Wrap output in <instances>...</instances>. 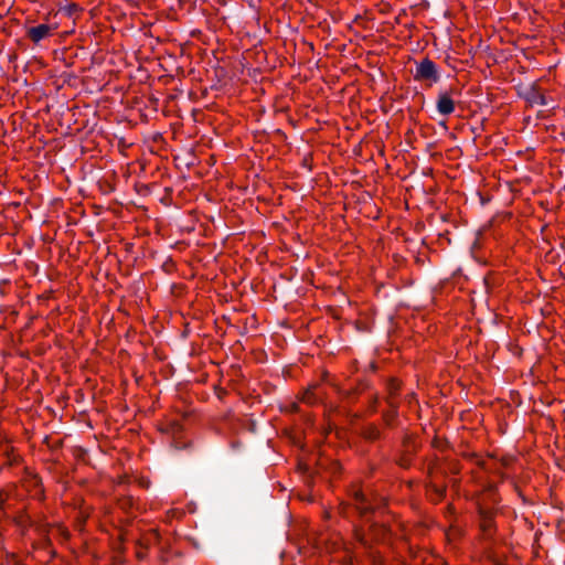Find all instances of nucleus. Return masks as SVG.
<instances>
[{"label":"nucleus","mask_w":565,"mask_h":565,"mask_svg":"<svg viewBox=\"0 0 565 565\" xmlns=\"http://www.w3.org/2000/svg\"><path fill=\"white\" fill-rule=\"evenodd\" d=\"M353 500L355 502V509L363 518H366V515L374 510L373 505L369 503L367 498L361 490L353 492Z\"/></svg>","instance_id":"nucleus-5"},{"label":"nucleus","mask_w":565,"mask_h":565,"mask_svg":"<svg viewBox=\"0 0 565 565\" xmlns=\"http://www.w3.org/2000/svg\"><path fill=\"white\" fill-rule=\"evenodd\" d=\"M73 10H77V7L75 4H73L71 8H70V12L73 11Z\"/></svg>","instance_id":"nucleus-15"},{"label":"nucleus","mask_w":565,"mask_h":565,"mask_svg":"<svg viewBox=\"0 0 565 565\" xmlns=\"http://www.w3.org/2000/svg\"><path fill=\"white\" fill-rule=\"evenodd\" d=\"M26 34L33 42H35V25L28 26Z\"/></svg>","instance_id":"nucleus-11"},{"label":"nucleus","mask_w":565,"mask_h":565,"mask_svg":"<svg viewBox=\"0 0 565 565\" xmlns=\"http://www.w3.org/2000/svg\"><path fill=\"white\" fill-rule=\"evenodd\" d=\"M418 445L411 437L405 436L403 439V449L398 451L397 457L395 458V462L407 469L412 465V457L415 455Z\"/></svg>","instance_id":"nucleus-2"},{"label":"nucleus","mask_w":565,"mask_h":565,"mask_svg":"<svg viewBox=\"0 0 565 565\" xmlns=\"http://www.w3.org/2000/svg\"><path fill=\"white\" fill-rule=\"evenodd\" d=\"M43 445H45L47 449H52L54 447V445L50 444V437L47 435H45L43 438Z\"/></svg>","instance_id":"nucleus-12"},{"label":"nucleus","mask_w":565,"mask_h":565,"mask_svg":"<svg viewBox=\"0 0 565 565\" xmlns=\"http://www.w3.org/2000/svg\"><path fill=\"white\" fill-rule=\"evenodd\" d=\"M415 65L416 70L414 73V78L416 81L428 82V86H431L433 84L440 81L438 66L430 58L425 57L420 61H416Z\"/></svg>","instance_id":"nucleus-1"},{"label":"nucleus","mask_w":565,"mask_h":565,"mask_svg":"<svg viewBox=\"0 0 565 565\" xmlns=\"http://www.w3.org/2000/svg\"><path fill=\"white\" fill-rule=\"evenodd\" d=\"M36 529H38V550L40 548L41 546V537L42 535H44L45 533V530H42V525H41V522H40V518L38 516V525H36ZM43 540L46 542V537L43 536Z\"/></svg>","instance_id":"nucleus-10"},{"label":"nucleus","mask_w":565,"mask_h":565,"mask_svg":"<svg viewBox=\"0 0 565 565\" xmlns=\"http://www.w3.org/2000/svg\"><path fill=\"white\" fill-rule=\"evenodd\" d=\"M479 516L481 521V529L483 532L489 533L493 527V512L483 507L479 508Z\"/></svg>","instance_id":"nucleus-7"},{"label":"nucleus","mask_w":565,"mask_h":565,"mask_svg":"<svg viewBox=\"0 0 565 565\" xmlns=\"http://www.w3.org/2000/svg\"><path fill=\"white\" fill-rule=\"evenodd\" d=\"M36 63H38V67H39L40 65H41V66L43 65V63L40 61V58H39V57H38V60H36Z\"/></svg>","instance_id":"nucleus-16"},{"label":"nucleus","mask_w":565,"mask_h":565,"mask_svg":"<svg viewBox=\"0 0 565 565\" xmlns=\"http://www.w3.org/2000/svg\"><path fill=\"white\" fill-rule=\"evenodd\" d=\"M42 174H44L45 179H47V171L46 170L42 171Z\"/></svg>","instance_id":"nucleus-17"},{"label":"nucleus","mask_w":565,"mask_h":565,"mask_svg":"<svg viewBox=\"0 0 565 565\" xmlns=\"http://www.w3.org/2000/svg\"><path fill=\"white\" fill-rule=\"evenodd\" d=\"M520 96L523 97L531 106L547 105L546 97L544 96V94L541 92V89L539 88V86L535 83L524 87L521 90Z\"/></svg>","instance_id":"nucleus-3"},{"label":"nucleus","mask_w":565,"mask_h":565,"mask_svg":"<svg viewBox=\"0 0 565 565\" xmlns=\"http://www.w3.org/2000/svg\"><path fill=\"white\" fill-rule=\"evenodd\" d=\"M36 498H38V500L40 499V491L39 490H38Z\"/></svg>","instance_id":"nucleus-20"},{"label":"nucleus","mask_w":565,"mask_h":565,"mask_svg":"<svg viewBox=\"0 0 565 565\" xmlns=\"http://www.w3.org/2000/svg\"><path fill=\"white\" fill-rule=\"evenodd\" d=\"M36 179H38V182H40V181H41V175H40L39 173H38V175H36Z\"/></svg>","instance_id":"nucleus-19"},{"label":"nucleus","mask_w":565,"mask_h":565,"mask_svg":"<svg viewBox=\"0 0 565 565\" xmlns=\"http://www.w3.org/2000/svg\"><path fill=\"white\" fill-rule=\"evenodd\" d=\"M44 109L49 110L50 107H49V104L46 103L45 106H44Z\"/></svg>","instance_id":"nucleus-18"},{"label":"nucleus","mask_w":565,"mask_h":565,"mask_svg":"<svg viewBox=\"0 0 565 565\" xmlns=\"http://www.w3.org/2000/svg\"><path fill=\"white\" fill-rule=\"evenodd\" d=\"M439 125H440L445 130H447V125H446V122H445V121H441Z\"/></svg>","instance_id":"nucleus-14"},{"label":"nucleus","mask_w":565,"mask_h":565,"mask_svg":"<svg viewBox=\"0 0 565 565\" xmlns=\"http://www.w3.org/2000/svg\"><path fill=\"white\" fill-rule=\"evenodd\" d=\"M430 491L437 500H440L446 493V489L444 487H438L436 484L431 486Z\"/></svg>","instance_id":"nucleus-8"},{"label":"nucleus","mask_w":565,"mask_h":565,"mask_svg":"<svg viewBox=\"0 0 565 565\" xmlns=\"http://www.w3.org/2000/svg\"><path fill=\"white\" fill-rule=\"evenodd\" d=\"M38 4H40L41 8H44L46 10V12H45V21L46 22L38 24V42H39V41L47 38L52 33V31H54L57 28V23L50 21V10H49L46 0H43V1L38 0Z\"/></svg>","instance_id":"nucleus-4"},{"label":"nucleus","mask_w":565,"mask_h":565,"mask_svg":"<svg viewBox=\"0 0 565 565\" xmlns=\"http://www.w3.org/2000/svg\"><path fill=\"white\" fill-rule=\"evenodd\" d=\"M380 437V431L375 428V427H370L366 431H365V438L370 439V440H375Z\"/></svg>","instance_id":"nucleus-9"},{"label":"nucleus","mask_w":565,"mask_h":565,"mask_svg":"<svg viewBox=\"0 0 565 565\" xmlns=\"http://www.w3.org/2000/svg\"><path fill=\"white\" fill-rule=\"evenodd\" d=\"M40 237L43 239V241H50L51 237H49L47 235H44V234H40Z\"/></svg>","instance_id":"nucleus-13"},{"label":"nucleus","mask_w":565,"mask_h":565,"mask_svg":"<svg viewBox=\"0 0 565 565\" xmlns=\"http://www.w3.org/2000/svg\"><path fill=\"white\" fill-rule=\"evenodd\" d=\"M436 107L440 115H450L455 110V103L449 95L444 92L439 94Z\"/></svg>","instance_id":"nucleus-6"}]
</instances>
